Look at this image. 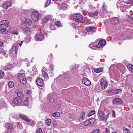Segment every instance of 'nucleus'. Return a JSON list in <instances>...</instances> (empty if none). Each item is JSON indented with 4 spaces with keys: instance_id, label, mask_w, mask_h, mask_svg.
I'll return each mask as SVG.
<instances>
[{
    "instance_id": "1",
    "label": "nucleus",
    "mask_w": 133,
    "mask_h": 133,
    "mask_svg": "<svg viewBox=\"0 0 133 133\" xmlns=\"http://www.w3.org/2000/svg\"><path fill=\"white\" fill-rule=\"evenodd\" d=\"M74 20L76 22L81 23H84L85 20L83 18V16L79 14H76L73 16Z\"/></svg>"
},
{
    "instance_id": "2",
    "label": "nucleus",
    "mask_w": 133,
    "mask_h": 133,
    "mask_svg": "<svg viewBox=\"0 0 133 133\" xmlns=\"http://www.w3.org/2000/svg\"><path fill=\"white\" fill-rule=\"evenodd\" d=\"M98 113L102 120L103 121H106L108 117V115H105L104 112L101 108L99 109Z\"/></svg>"
},
{
    "instance_id": "3",
    "label": "nucleus",
    "mask_w": 133,
    "mask_h": 133,
    "mask_svg": "<svg viewBox=\"0 0 133 133\" xmlns=\"http://www.w3.org/2000/svg\"><path fill=\"white\" fill-rule=\"evenodd\" d=\"M41 16V14L36 11L32 12L31 13V17L35 21H37L39 19L40 17Z\"/></svg>"
},
{
    "instance_id": "4",
    "label": "nucleus",
    "mask_w": 133,
    "mask_h": 133,
    "mask_svg": "<svg viewBox=\"0 0 133 133\" xmlns=\"http://www.w3.org/2000/svg\"><path fill=\"white\" fill-rule=\"evenodd\" d=\"M2 26L3 27L1 26V27H0L1 32L3 35L7 34L10 30L11 27L10 26L6 27Z\"/></svg>"
},
{
    "instance_id": "5",
    "label": "nucleus",
    "mask_w": 133,
    "mask_h": 133,
    "mask_svg": "<svg viewBox=\"0 0 133 133\" xmlns=\"http://www.w3.org/2000/svg\"><path fill=\"white\" fill-rule=\"evenodd\" d=\"M5 127L7 129V131L8 133H14V128L12 124L7 123L5 125Z\"/></svg>"
},
{
    "instance_id": "6",
    "label": "nucleus",
    "mask_w": 133,
    "mask_h": 133,
    "mask_svg": "<svg viewBox=\"0 0 133 133\" xmlns=\"http://www.w3.org/2000/svg\"><path fill=\"white\" fill-rule=\"evenodd\" d=\"M100 83L101 85V88L103 90L105 89L108 85L107 82L104 79H101Z\"/></svg>"
},
{
    "instance_id": "7",
    "label": "nucleus",
    "mask_w": 133,
    "mask_h": 133,
    "mask_svg": "<svg viewBox=\"0 0 133 133\" xmlns=\"http://www.w3.org/2000/svg\"><path fill=\"white\" fill-rule=\"evenodd\" d=\"M22 102V99L20 98H16L13 99L12 101L11 104L12 105H19Z\"/></svg>"
},
{
    "instance_id": "8",
    "label": "nucleus",
    "mask_w": 133,
    "mask_h": 133,
    "mask_svg": "<svg viewBox=\"0 0 133 133\" xmlns=\"http://www.w3.org/2000/svg\"><path fill=\"white\" fill-rule=\"evenodd\" d=\"M96 119L94 118H90L87 119L84 123V125L85 126L90 125L93 124L95 121Z\"/></svg>"
},
{
    "instance_id": "9",
    "label": "nucleus",
    "mask_w": 133,
    "mask_h": 133,
    "mask_svg": "<svg viewBox=\"0 0 133 133\" xmlns=\"http://www.w3.org/2000/svg\"><path fill=\"white\" fill-rule=\"evenodd\" d=\"M23 42V41H21V43H15L13 45V46L11 50L13 51H15L17 52L18 48L19 47V45L20 46H21Z\"/></svg>"
},
{
    "instance_id": "10",
    "label": "nucleus",
    "mask_w": 133,
    "mask_h": 133,
    "mask_svg": "<svg viewBox=\"0 0 133 133\" xmlns=\"http://www.w3.org/2000/svg\"><path fill=\"white\" fill-rule=\"evenodd\" d=\"M12 4L11 1H9L5 2L3 5L2 7L4 9H7L9 7L11 6Z\"/></svg>"
},
{
    "instance_id": "11",
    "label": "nucleus",
    "mask_w": 133,
    "mask_h": 133,
    "mask_svg": "<svg viewBox=\"0 0 133 133\" xmlns=\"http://www.w3.org/2000/svg\"><path fill=\"white\" fill-rule=\"evenodd\" d=\"M35 38L36 40L38 41H42L44 38V36L43 34L39 33H38L36 34Z\"/></svg>"
},
{
    "instance_id": "12",
    "label": "nucleus",
    "mask_w": 133,
    "mask_h": 133,
    "mask_svg": "<svg viewBox=\"0 0 133 133\" xmlns=\"http://www.w3.org/2000/svg\"><path fill=\"white\" fill-rule=\"evenodd\" d=\"M9 22L6 20H4L0 21V27H3L2 26L6 27L10 26L9 24Z\"/></svg>"
},
{
    "instance_id": "13",
    "label": "nucleus",
    "mask_w": 133,
    "mask_h": 133,
    "mask_svg": "<svg viewBox=\"0 0 133 133\" xmlns=\"http://www.w3.org/2000/svg\"><path fill=\"white\" fill-rule=\"evenodd\" d=\"M106 43V42L105 40L102 39L101 40L97 45V48H100L103 47Z\"/></svg>"
},
{
    "instance_id": "14",
    "label": "nucleus",
    "mask_w": 133,
    "mask_h": 133,
    "mask_svg": "<svg viewBox=\"0 0 133 133\" xmlns=\"http://www.w3.org/2000/svg\"><path fill=\"white\" fill-rule=\"evenodd\" d=\"M113 103L114 104H121L122 103L123 101L120 98H115L113 100Z\"/></svg>"
},
{
    "instance_id": "15",
    "label": "nucleus",
    "mask_w": 133,
    "mask_h": 133,
    "mask_svg": "<svg viewBox=\"0 0 133 133\" xmlns=\"http://www.w3.org/2000/svg\"><path fill=\"white\" fill-rule=\"evenodd\" d=\"M22 29L24 34L29 35L31 33V30L28 27L25 26H23L22 27Z\"/></svg>"
},
{
    "instance_id": "16",
    "label": "nucleus",
    "mask_w": 133,
    "mask_h": 133,
    "mask_svg": "<svg viewBox=\"0 0 133 133\" xmlns=\"http://www.w3.org/2000/svg\"><path fill=\"white\" fill-rule=\"evenodd\" d=\"M82 83L87 86H89L91 84L90 81L87 78L83 77L82 80Z\"/></svg>"
},
{
    "instance_id": "17",
    "label": "nucleus",
    "mask_w": 133,
    "mask_h": 133,
    "mask_svg": "<svg viewBox=\"0 0 133 133\" xmlns=\"http://www.w3.org/2000/svg\"><path fill=\"white\" fill-rule=\"evenodd\" d=\"M126 2L124 0H119L117 4V8H121L124 5V4Z\"/></svg>"
},
{
    "instance_id": "18",
    "label": "nucleus",
    "mask_w": 133,
    "mask_h": 133,
    "mask_svg": "<svg viewBox=\"0 0 133 133\" xmlns=\"http://www.w3.org/2000/svg\"><path fill=\"white\" fill-rule=\"evenodd\" d=\"M37 84L38 86L42 87L44 84L43 80L41 78H37L36 80Z\"/></svg>"
},
{
    "instance_id": "19",
    "label": "nucleus",
    "mask_w": 133,
    "mask_h": 133,
    "mask_svg": "<svg viewBox=\"0 0 133 133\" xmlns=\"http://www.w3.org/2000/svg\"><path fill=\"white\" fill-rule=\"evenodd\" d=\"M19 117L21 119L25 120L28 122H30L31 121V120L28 118V117L26 115L24 114H19Z\"/></svg>"
},
{
    "instance_id": "20",
    "label": "nucleus",
    "mask_w": 133,
    "mask_h": 133,
    "mask_svg": "<svg viewBox=\"0 0 133 133\" xmlns=\"http://www.w3.org/2000/svg\"><path fill=\"white\" fill-rule=\"evenodd\" d=\"M85 112L84 111L82 112L80 114L79 117L78 118L77 121L79 122L84 120L85 117Z\"/></svg>"
},
{
    "instance_id": "21",
    "label": "nucleus",
    "mask_w": 133,
    "mask_h": 133,
    "mask_svg": "<svg viewBox=\"0 0 133 133\" xmlns=\"http://www.w3.org/2000/svg\"><path fill=\"white\" fill-rule=\"evenodd\" d=\"M87 31L88 32H95L96 31L95 28L94 26H89L86 29Z\"/></svg>"
},
{
    "instance_id": "22",
    "label": "nucleus",
    "mask_w": 133,
    "mask_h": 133,
    "mask_svg": "<svg viewBox=\"0 0 133 133\" xmlns=\"http://www.w3.org/2000/svg\"><path fill=\"white\" fill-rule=\"evenodd\" d=\"M17 76L19 81L23 78H26L24 74L22 73H20L17 74Z\"/></svg>"
},
{
    "instance_id": "23",
    "label": "nucleus",
    "mask_w": 133,
    "mask_h": 133,
    "mask_svg": "<svg viewBox=\"0 0 133 133\" xmlns=\"http://www.w3.org/2000/svg\"><path fill=\"white\" fill-rule=\"evenodd\" d=\"M121 91H122L121 89H118L115 90H112V95H115L116 94H118L121 92Z\"/></svg>"
},
{
    "instance_id": "24",
    "label": "nucleus",
    "mask_w": 133,
    "mask_h": 133,
    "mask_svg": "<svg viewBox=\"0 0 133 133\" xmlns=\"http://www.w3.org/2000/svg\"><path fill=\"white\" fill-rule=\"evenodd\" d=\"M17 52L15 51V50L13 51L10 50L9 52L10 56H11L12 57L15 56L17 54Z\"/></svg>"
},
{
    "instance_id": "25",
    "label": "nucleus",
    "mask_w": 133,
    "mask_h": 133,
    "mask_svg": "<svg viewBox=\"0 0 133 133\" xmlns=\"http://www.w3.org/2000/svg\"><path fill=\"white\" fill-rule=\"evenodd\" d=\"M42 74L44 78V80L46 81L49 78L47 74L45 72L42 71Z\"/></svg>"
},
{
    "instance_id": "26",
    "label": "nucleus",
    "mask_w": 133,
    "mask_h": 133,
    "mask_svg": "<svg viewBox=\"0 0 133 133\" xmlns=\"http://www.w3.org/2000/svg\"><path fill=\"white\" fill-rule=\"evenodd\" d=\"M113 23L117 24L119 23V20L117 17H115L113 18L112 21Z\"/></svg>"
},
{
    "instance_id": "27",
    "label": "nucleus",
    "mask_w": 133,
    "mask_h": 133,
    "mask_svg": "<svg viewBox=\"0 0 133 133\" xmlns=\"http://www.w3.org/2000/svg\"><path fill=\"white\" fill-rule=\"evenodd\" d=\"M103 70V69L102 68H97L96 69H94V71L95 72L98 73L102 71Z\"/></svg>"
},
{
    "instance_id": "28",
    "label": "nucleus",
    "mask_w": 133,
    "mask_h": 133,
    "mask_svg": "<svg viewBox=\"0 0 133 133\" xmlns=\"http://www.w3.org/2000/svg\"><path fill=\"white\" fill-rule=\"evenodd\" d=\"M127 68L131 72H133V65L129 64L127 66Z\"/></svg>"
},
{
    "instance_id": "29",
    "label": "nucleus",
    "mask_w": 133,
    "mask_h": 133,
    "mask_svg": "<svg viewBox=\"0 0 133 133\" xmlns=\"http://www.w3.org/2000/svg\"><path fill=\"white\" fill-rule=\"evenodd\" d=\"M97 45L96 44V42H94L92 43H91L89 44V46L90 48H91L92 49H93L92 47H97Z\"/></svg>"
},
{
    "instance_id": "30",
    "label": "nucleus",
    "mask_w": 133,
    "mask_h": 133,
    "mask_svg": "<svg viewBox=\"0 0 133 133\" xmlns=\"http://www.w3.org/2000/svg\"><path fill=\"white\" fill-rule=\"evenodd\" d=\"M25 21L26 24L28 25H30L31 24V21L30 19L28 18L26 19Z\"/></svg>"
},
{
    "instance_id": "31",
    "label": "nucleus",
    "mask_w": 133,
    "mask_h": 133,
    "mask_svg": "<svg viewBox=\"0 0 133 133\" xmlns=\"http://www.w3.org/2000/svg\"><path fill=\"white\" fill-rule=\"evenodd\" d=\"M18 96V98L23 97H24V95L23 93L21 91L19 92L17 94Z\"/></svg>"
},
{
    "instance_id": "32",
    "label": "nucleus",
    "mask_w": 133,
    "mask_h": 133,
    "mask_svg": "<svg viewBox=\"0 0 133 133\" xmlns=\"http://www.w3.org/2000/svg\"><path fill=\"white\" fill-rule=\"evenodd\" d=\"M45 122L46 125L48 126H49L51 123V119H48L45 121Z\"/></svg>"
},
{
    "instance_id": "33",
    "label": "nucleus",
    "mask_w": 133,
    "mask_h": 133,
    "mask_svg": "<svg viewBox=\"0 0 133 133\" xmlns=\"http://www.w3.org/2000/svg\"><path fill=\"white\" fill-rule=\"evenodd\" d=\"M60 116V113L58 112H56L53 114L52 116L54 117H57Z\"/></svg>"
},
{
    "instance_id": "34",
    "label": "nucleus",
    "mask_w": 133,
    "mask_h": 133,
    "mask_svg": "<svg viewBox=\"0 0 133 133\" xmlns=\"http://www.w3.org/2000/svg\"><path fill=\"white\" fill-rule=\"evenodd\" d=\"M20 82L23 84H25L26 82V78H23L19 81Z\"/></svg>"
},
{
    "instance_id": "35",
    "label": "nucleus",
    "mask_w": 133,
    "mask_h": 133,
    "mask_svg": "<svg viewBox=\"0 0 133 133\" xmlns=\"http://www.w3.org/2000/svg\"><path fill=\"white\" fill-rule=\"evenodd\" d=\"M8 86L10 88H12L14 85V83L13 82L10 81L8 83Z\"/></svg>"
},
{
    "instance_id": "36",
    "label": "nucleus",
    "mask_w": 133,
    "mask_h": 133,
    "mask_svg": "<svg viewBox=\"0 0 133 133\" xmlns=\"http://www.w3.org/2000/svg\"><path fill=\"white\" fill-rule=\"evenodd\" d=\"M23 103L25 105H27L28 104V98L27 97L25 99Z\"/></svg>"
},
{
    "instance_id": "37",
    "label": "nucleus",
    "mask_w": 133,
    "mask_h": 133,
    "mask_svg": "<svg viewBox=\"0 0 133 133\" xmlns=\"http://www.w3.org/2000/svg\"><path fill=\"white\" fill-rule=\"evenodd\" d=\"M95 113V110H92L88 114V117H90L92 115H94Z\"/></svg>"
},
{
    "instance_id": "38",
    "label": "nucleus",
    "mask_w": 133,
    "mask_h": 133,
    "mask_svg": "<svg viewBox=\"0 0 133 133\" xmlns=\"http://www.w3.org/2000/svg\"><path fill=\"white\" fill-rule=\"evenodd\" d=\"M0 54L4 56L6 54V53L3 49L1 48L0 49Z\"/></svg>"
},
{
    "instance_id": "39",
    "label": "nucleus",
    "mask_w": 133,
    "mask_h": 133,
    "mask_svg": "<svg viewBox=\"0 0 133 133\" xmlns=\"http://www.w3.org/2000/svg\"><path fill=\"white\" fill-rule=\"evenodd\" d=\"M11 68L10 65H7L3 69L4 70H10Z\"/></svg>"
},
{
    "instance_id": "40",
    "label": "nucleus",
    "mask_w": 133,
    "mask_h": 133,
    "mask_svg": "<svg viewBox=\"0 0 133 133\" xmlns=\"http://www.w3.org/2000/svg\"><path fill=\"white\" fill-rule=\"evenodd\" d=\"M124 133H131L130 130L127 128L125 129L124 130Z\"/></svg>"
},
{
    "instance_id": "41",
    "label": "nucleus",
    "mask_w": 133,
    "mask_h": 133,
    "mask_svg": "<svg viewBox=\"0 0 133 133\" xmlns=\"http://www.w3.org/2000/svg\"><path fill=\"white\" fill-rule=\"evenodd\" d=\"M48 99L49 100V101L51 102H53L54 101V99L52 98V97L49 96L48 97Z\"/></svg>"
},
{
    "instance_id": "42",
    "label": "nucleus",
    "mask_w": 133,
    "mask_h": 133,
    "mask_svg": "<svg viewBox=\"0 0 133 133\" xmlns=\"http://www.w3.org/2000/svg\"><path fill=\"white\" fill-rule=\"evenodd\" d=\"M86 15L89 16L90 17H93L92 12H87L85 14Z\"/></svg>"
},
{
    "instance_id": "43",
    "label": "nucleus",
    "mask_w": 133,
    "mask_h": 133,
    "mask_svg": "<svg viewBox=\"0 0 133 133\" xmlns=\"http://www.w3.org/2000/svg\"><path fill=\"white\" fill-rule=\"evenodd\" d=\"M42 129L40 128H39L37 129L36 131V133H41Z\"/></svg>"
},
{
    "instance_id": "44",
    "label": "nucleus",
    "mask_w": 133,
    "mask_h": 133,
    "mask_svg": "<svg viewBox=\"0 0 133 133\" xmlns=\"http://www.w3.org/2000/svg\"><path fill=\"white\" fill-rule=\"evenodd\" d=\"M4 72L0 70V77H4Z\"/></svg>"
},
{
    "instance_id": "45",
    "label": "nucleus",
    "mask_w": 133,
    "mask_h": 133,
    "mask_svg": "<svg viewBox=\"0 0 133 133\" xmlns=\"http://www.w3.org/2000/svg\"><path fill=\"white\" fill-rule=\"evenodd\" d=\"M11 33L14 34H15L16 35H18V32L16 30H14L12 31Z\"/></svg>"
},
{
    "instance_id": "46",
    "label": "nucleus",
    "mask_w": 133,
    "mask_h": 133,
    "mask_svg": "<svg viewBox=\"0 0 133 133\" xmlns=\"http://www.w3.org/2000/svg\"><path fill=\"white\" fill-rule=\"evenodd\" d=\"M111 111H112L111 114H112V117L114 118H115L116 117V115L115 113V111L114 110H112Z\"/></svg>"
},
{
    "instance_id": "47",
    "label": "nucleus",
    "mask_w": 133,
    "mask_h": 133,
    "mask_svg": "<svg viewBox=\"0 0 133 133\" xmlns=\"http://www.w3.org/2000/svg\"><path fill=\"white\" fill-rule=\"evenodd\" d=\"M126 3L128 4H133V0H129L126 2Z\"/></svg>"
},
{
    "instance_id": "48",
    "label": "nucleus",
    "mask_w": 133,
    "mask_h": 133,
    "mask_svg": "<svg viewBox=\"0 0 133 133\" xmlns=\"http://www.w3.org/2000/svg\"><path fill=\"white\" fill-rule=\"evenodd\" d=\"M105 133H110V128H106L105 129Z\"/></svg>"
},
{
    "instance_id": "49",
    "label": "nucleus",
    "mask_w": 133,
    "mask_h": 133,
    "mask_svg": "<svg viewBox=\"0 0 133 133\" xmlns=\"http://www.w3.org/2000/svg\"><path fill=\"white\" fill-rule=\"evenodd\" d=\"M50 3V1L49 0H47L46 3L45 5V7L46 8L49 5V4Z\"/></svg>"
},
{
    "instance_id": "50",
    "label": "nucleus",
    "mask_w": 133,
    "mask_h": 133,
    "mask_svg": "<svg viewBox=\"0 0 133 133\" xmlns=\"http://www.w3.org/2000/svg\"><path fill=\"white\" fill-rule=\"evenodd\" d=\"M98 14V13L97 11H95L92 12L93 17L97 16Z\"/></svg>"
},
{
    "instance_id": "51",
    "label": "nucleus",
    "mask_w": 133,
    "mask_h": 133,
    "mask_svg": "<svg viewBox=\"0 0 133 133\" xmlns=\"http://www.w3.org/2000/svg\"><path fill=\"white\" fill-rule=\"evenodd\" d=\"M56 24L57 26H60L61 24L60 23V22L58 21H57L56 22Z\"/></svg>"
},
{
    "instance_id": "52",
    "label": "nucleus",
    "mask_w": 133,
    "mask_h": 133,
    "mask_svg": "<svg viewBox=\"0 0 133 133\" xmlns=\"http://www.w3.org/2000/svg\"><path fill=\"white\" fill-rule=\"evenodd\" d=\"M44 18L45 19H46V21H49V19L50 18V17L49 16H45Z\"/></svg>"
},
{
    "instance_id": "53",
    "label": "nucleus",
    "mask_w": 133,
    "mask_h": 133,
    "mask_svg": "<svg viewBox=\"0 0 133 133\" xmlns=\"http://www.w3.org/2000/svg\"><path fill=\"white\" fill-rule=\"evenodd\" d=\"M112 90H108L107 91V92L109 94H110V95H112Z\"/></svg>"
},
{
    "instance_id": "54",
    "label": "nucleus",
    "mask_w": 133,
    "mask_h": 133,
    "mask_svg": "<svg viewBox=\"0 0 133 133\" xmlns=\"http://www.w3.org/2000/svg\"><path fill=\"white\" fill-rule=\"evenodd\" d=\"M26 93L28 94H30L31 93V91L30 90H28L26 91Z\"/></svg>"
},
{
    "instance_id": "55",
    "label": "nucleus",
    "mask_w": 133,
    "mask_h": 133,
    "mask_svg": "<svg viewBox=\"0 0 133 133\" xmlns=\"http://www.w3.org/2000/svg\"><path fill=\"white\" fill-rule=\"evenodd\" d=\"M103 11V13L104 14H105L106 13H107L108 12V11L107 10L106 8H104L103 9V10H102V11Z\"/></svg>"
},
{
    "instance_id": "56",
    "label": "nucleus",
    "mask_w": 133,
    "mask_h": 133,
    "mask_svg": "<svg viewBox=\"0 0 133 133\" xmlns=\"http://www.w3.org/2000/svg\"><path fill=\"white\" fill-rule=\"evenodd\" d=\"M42 21L43 23H45L47 22L44 17L42 19Z\"/></svg>"
},
{
    "instance_id": "57",
    "label": "nucleus",
    "mask_w": 133,
    "mask_h": 133,
    "mask_svg": "<svg viewBox=\"0 0 133 133\" xmlns=\"http://www.w3.org/2000/svg\"><path fill=\"white\" fill-rule=\"evenodd\" d=\"M17 124H18L17 127H19L20 128L22 126V125L21 124V123L19 122H18L17 123Z\"/></svg>"
},
{
    "instance_id": "58",
    "label": "nucleus",
    "mask_w": 133,
    "mask_h": 133,
    "mask_svg": "<svg viewBox=\"0 0 133 133\" xmlns=\"http://www.w3.org/2000/svg\"><path fill=\"white\" fill-rule=\"evenodd\" d=\"M50 68L51 70L52 71L53 69V68H54L53 65H51L50 66Z\"/></svg>"
},
{
    "instance_id": "59",
    "label": "nucleus",
    "mask_w": 133,
    "mask_h": 133,
    "mask_svg": "<svg viewBox=\"0 0 133 133\" xmlns=\"http://www.w3.org/2000/svg\"><path fill=\"white\" fill-rule=\"evenodd\" d=\"M103 9L104 8H106L105 3H104L103 4Z\"/></svg>"
},
{
    "instance_id": "60",
    "label": "nucleus",
    "mask_w": 133,
    "mask_h": 133,
    "mask_svg": "<svg viewBox=\"0 0 133 133\" xmlns=\"http://www.w3.org/2000/svg\"><path fill=\"white\" fill-rule=\"evenodd\" d=\"M3 42H0V46H1L3 45Z\"/></svg>"
},
{
    "instance_id": "61",
    "label": "nucleus",
    "mask_w": 133,
    "mask_h": 133,
    "mask_svg": "<svg viewBox=\"0 0 133 133\" xmlns=\"http://www.w3.org/2000/svg\"><path fill=\"white\" fill-rule=\"evenodd\" d=\"M113 79V78H111V82H112V83H113L114 82V81H112V79Z\"/></svg>"
},
{
    "instance_id": "62",
    "label": "nucleus",
    "mask_w": 133,
    "mask_h": 133,
    "mask_svg": "<svg viewBox=\"0 0 133 133\" xmlns=\"http://www.w3.org/2000/svg\"><path fill=\"white\" fill-rule=\"evenodd\" d=\"M32 125H35V123L33 122V121H32Z\"/></svg>"
},
{
    "instance_id": "63",
    "label": "nucleus",
    "mask_w": 133,
    "mask_h": 133,
    "mask_svg": "<svg viewBox=\"0 0 133 133\" xmlns=\"http://www.w3.org/2000/svg\"><path fill=\"white\" fill-rule=\"evenodd\" d=\"M112 133H117L116 131H114V132H112Z\"/></svg>"
},
{
    "instance_id": "64",
    "label": "nucleus",
    "mask_w": 133,
    "mask_h": 133,
    "mask_svg": "<svg viewBox=\"0 0 133 133\" xmlns=\"http://www.w3.org/2000/svg\"><path fill=\"white\" fill-rule=\"evenodd\" d=\"M130 19H131L133 20V17H131Z\"/></svg>"
}]
</instances>
